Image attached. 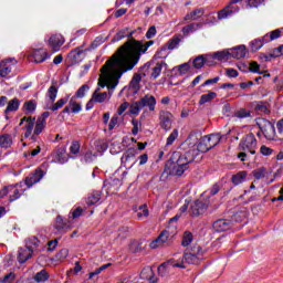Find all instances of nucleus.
I'll use <instances>...</instances> for the list:
<instances>
[{
  "label": "nucleus",
  "instance_id": "1",
  "mask_svg": "<svg viewBox=\"0 0 283 283\" xmlns=\"http://www.w3.org/2000/svg\"><path fill=\"white\" fill-rule=\"evenodd\" d=\"M149 45H154V41H148L146 44H143L140 41L135 39L128 40L123 44L117 52L104 64L103 72L106 76L114 81L116 86V80L120 78L125 72L134 70L140 61V56L147 52Z\"/></svg>",
  "mask_w": 283,
  "mask_h": 283
},
{
  "label": "nucleus",
  "instance_id": "2",
  "mask_svg": "<svg viewBox=\"0 0 283 283\" xmlns=\"http://www.w3.org/2000/svg\"><path fill=\"white\" fill-rule=\"evenodd\" d=\"M196 158H198V150L196 148H191L184 154L180 151L174 153L171 174L174 176H182L189 169L190 163H193Z\"/></svg>",
  "mask_w": 283,
  "mask_h": 283
},
{
  "label": "nucleus",
  "instance_id": "3",
  "mask_svg": "<svg viewBox=\"0 0 283 283\" xmlns=\"http://www.w3.org/2000/svg\"><path fill=\"white\" fill-rule=\"evenodd\" d=\"M105 67V65L102 66L101 69V76L98 80V87L94 91V93L92 94V101H94V103H105L107 101H109V98H112V93H107V92H101V87H107L108 90H116V85H118V81L120 78L116 80V84L114 85V80H111V77H108L105 74V71H103Z\"/></svg>",
  "mask_w": 283,
  "mask_h": 283
},
{
  "label": "nucleus",
  "instance_id": "4",
  "mask_svg": "<svg viewBox=\"0 0 283 283\" xmlns=\"http://www.w3.org/2000/svg\"><path fill=\"white\" fill-rule=\"evenodd\" d=\"M255 149H258V139L255 135L250 133L245 135L239 144V150L242 153L238 154V158H240L241 163H247L251 156H255Z\"/></svg>",
  "mask_w": 283,
  "mask_h": 283
},
{
  "label": "nucleus",
  "instance_id": "5",
  "mask_svg": "<svg viewBox=\"0 0 283 283\" xmlns=\"http://www.w3.org/2000/svg\"><path fill=\"white\" fill-rule=\"evenodd\" d=\"M220 140H222V136L220 134H211L203 136L197 148V154H207V151L213 149V147L218 146L220 144Z\"/></svg>",
  "mask_w": 283,
  "mask_h": 283
},
{
  "label": "nucleus",
  "instance_id": "6",
  "mask_svg": "<svg viewBox=\"0 0 283 283\" xmlns=\"http://www.w3.org/2000/svg\"><path fill=\"white\" fill-rule=\"evenodd\" d=\"M209 205H211V201L209 198H200L196 200L191 206H190V211L192 216H205L207 213V210L209 209Z\"/></svg>",
  "mask_w": 283,
  "mask_h": 283
},
{
  "label": "nucleus",
  "instance_id": "7",
  "mask_svg": "<svg viewBox=\"0 0 283 283\" xmlns=\"http://www.w3.org/2000/svg\"><path fill=\"white\" fill-rule=\"evenodd\" d=\"M202 255V248H198L197 253L196 251L185 253L179 264H182V266H185V264H200V261L203 260Z\"/></svg>",
  "mask_w": 283,
  "mask_h": 283
},
{
  "label": "nucleus",
  "instance_id": "8",
  "mask_svg": "<svg viewBox=\"0 0 283 283\" xmlns=\"http://www.w3.org/2000/svg\"><path fill=\"white\" fill-rule=\"evenodd\" d=\"M48 118H50V112H44L40 117H38L31 140H36V137L43 133L48 125Z\"/></svg>",
  "mask_w": 283,
  "mask_h": 283
},
{
  "label": "nucleus",
  "instance_id": "9",
  "mask_svg": "<svg viewBox=\"0 0 283 283\" xmlns=\"http://www.w3.org/2000/svg\"><path fill=\"white\" fill-rule=\"evenodd\" d=\"M171 269H185V265L176 262L174 259H170L158 266V274L161 277H165V275H169V273H171Z\"/></svg>",
  "mask_w": 283,
  "mask_h": 283
},
{
  "label": "nucleus",
  "instance_id": "10",
  "mask_svg": "<svg viewBox=\"0 0 283 283\" xmlns=\"http://www.w3.org/2000/svg\"><path fill=\"white\" fill-rule=\"evenodd\" d=\"M242 0H231L230 3L218 12V19L221 21L222 19H229V17L235 14L240 9L238 7H233L235 3H241Z\"/></svg>",
  "mask_w": 283,
  "mask_h": 283
},
{
  "label": "nucleus",
  "instance_id": "11",
  "mask_svg": "<svg viewBox=\"0 0 283 283\" xmlns=\"http://www.w3.org/2000/svg\"><path fill=\"white\" fill-rule=\"evenodd\" d=\"M159 123L166 132L171 129V125L174 124V114L169 111L159 112Z\"/></svg>",
  "mask_w": 283,
  "mask_h": 283
},
{
  "label": "nucleus",
  "instance_id": "12",
  "mask_svg": "<svg viewBox=\"0 0 283 283\" xmlns=\"http://www.w3.org/2000/svg\"><path fill=\"white\" fill-rule=\"evenodd\" d=\"M35 118L32 117H23L20 120V125H24L23 129H24V138H32V136L34 134H32L34 132V125H35Z\"/></svg>",
  "mask_w": 283,
  "mask_h": 283
},
{
  "label": "nucleus",
  "instance_id": "13",
  "mask_svg": "<svg viewBox=\"0 0 283 283\" xmlns=\"http://www.w3.org/2000/svg\"><path fill=\"white\" fill-rule=\"evenodd\" d=\"M164 65H167L164 61L158 62L156 65H154V62H148L143 66V70H150V77L158 78L163 72Z\"/></svg>",
  "mask_w": 283,
  "mask_h": 283
},
{
  "label": "nucleus",
  "instance_id": "14",
  "mask_svg": "<svg viewBox=\"0 0 283 283\" xmlns=\"http://www.w3.org/2000/svg\"><path fill=\"white\" fill-rule=\"evenodd\" d=\"M43 176H45V171H43V169L41 168H38L35 169L34 172H32L31 175H29V177H27L25 185L28 187H32L33 185H36V182H41V180L43 179Z\"/></svg>",
  "mask_w": 283,
  "mask_h": 283
},
{
  "label": "nucleus",
  "instance_id": "15",
  "mask_svg": "<svg viewBox=\"0 0 283 283\" xmlns=\"http://www.w3.org/2000/svg\"><path fill=\"white\" fill-rule=\"evenodd\" d=\"M139 103L142 104L143 109L147 107L149 112L156 111V97L154 95L147 94L140 97Z\"/></svg>",
  "mask_w": 283,
  "mask_h": 283
},
{
  "label": "nucleus",
  "instance_id": "16",
  "mask_svg": "<svg viewBox=\"0 0 283 283\" xmlns=\"http://www.w3.org/2000/svg\"><path fill=\"white\" fill-rule=\"evenodd\" d=\"M169 240H171V235L169 234V231L164 230L159 234V237L150 243V249H158V247H163V244H167Z\"/></svg>",
  "mask_w": 283,
  "mask_h": 283
},
{
  "label": "nucleus",
  "instance_id": "17",
  "mask_svg": "<svg viewBox=\"0 0 283 283\" xmlns=\"http://www.w3.org/2000/svg\"><path fill=\"white\" fill-rule=\"evenodd\" d=\"M83 109L81 103H77L76 96L71 97L69 105L63 109V114H78Z\"/></svg>",
  "mask_w": 283,
  "mask_h": 283
},
{
  "label": "nucleus",
  "instance_id": "18",
  "mask_svg": "<svg viewBox=\"0 0 283 283\" xmlns=\"http://www.w3.org/2000/svg\"><path fill=\"white\" fill-rule=\"evenodd\" d=\"M19 107H21V101H19V98L14 97L12 99H10L7 104V108L4 109V116L6 118H10V114L14 113V112H19Z\"/></svg>",
  "mask_w": 283,
  "mask_h": 283
},
{
  "label": "nucleus",
  "instance_id": "19",
  "mask_svg": "<svg viewBox=\"0 0 283 283\" xmlns=\"http://www.w3.org/2000/svg\"><path fill=\"white\" fill-rule=\"evenodd\" d=\"M63 43H65V39L61 34H54L49 39V45L53 52H59V49Z\"/></svg>",
  "mask_w": 283,
  "mask_h": 283
},
{
  "label": "nucleus",
  "instance_id": "20",
  "mask_svg": "<svg viewBox=\"0 0 283 283\" xmlns=\"http://www.w3.org/2000/svg\"><path fill=\"white\" fill-rule=\"evenodd\" d=\"M34 63H44V61H48L50 59V53L45 51V49H35L32 53Z\"/></svg>",
  "mask_w": 283,
  "mask_h": 283
},
{
  "label": "nucleus",
  "instance_id": "21",
  "mask_svg": "<svg viewBox=\"0 0 283 283\" xmlns=\"http://www.w3.org/2000/svg\"><path fill=\"white\" fill-rule=\"evenodd\" d=\"M20 196H23V189L21 185L9 186V202H14V200H19Z\"/></svg>",
  "mask_w": 283,
  "mask_h": 283
},
{
  "label": "nucleus",
  "instance_id": "22",
  "mask_svg": "<svg viewBox=\"0 0 283 283\" xmlns=\"http://www.w3.org/2000/svg\"><path fill=\"white\" fill-rule=\"evenodd\" d=\"M33 253V250L29 247L21 248L18 252V261L20 262V264H25V262H28V260L32 258Z\"/></svg>",
  "mask_w": 283,
  "mask_h": 283
},
{
  "label": "nucleus",
  "instance_id": "23",
  "mask_svg": "<svg viewBox=\"0 0 283 283\" xmlns=\"http://www.w3.org/2000/svg\"><path fill=\"white\" fill-rule=\"evenodd\" d=\"M213 229L218 233H222V231H229L231 229V221L226 220V219H219L213 222Z\"/></svg>",
  "mask_w": 283,
  "mask_h": 283
},
{
  "label": "nucleus",
  "instance_id": "24",
  "mask_svg": "<svg viewBox=\"0 0 283 283\" xmlns=\"http://www.w3.org/2000/svg\"><path fill=\"white\" fill-rule=\"evenodd\" d=\"M140 280H148L150 283H158V279L154 275L151 266H146L139 274Z\"/></svg>",
  "mask_w": 283,
  "mask_h": 283
},
{
  "label": "nucleus",
  "instance_id": "25",
  "mask_svg": "<svg viewBox=\"0 0 283 283\" xmlns=\"http://www.w3.org/2000/svg\"><path fill=\"white\" fill-rule=\"evenodd\" d=\"M14 145V137L10 134L0 135V147L1 149H10Z\"/></svg>",
  "mask_w": 283,
  "mask_h": 283
},
{
  "label": "nucleus",
  "instance_id": "26",
  "mask_svg": "<svg viewBox=\"0 0 283 283\" xmlns=\"http://www.w3.org/2000/svg\"><path fill=\"white\" fill-rule=\"evenodd\" d=\"M218 98V93L213 91H208L206 94H202L199 98V105H207V103H213Z\"/></svg>",
  "mask_w": 283,
  "mask_h": 283
},
{
  "label": "nucleus",
  "instance_id": "27",
  "mask_svg": "<svg viewBox=\"0 0 283 283\" xmlns=\"http://www.w3.org/2000/svg\"><path fill=\"white\" fill-rule=\"evenodd\" d=\"M54 228L60 233H65V231L70 229V222H67V220L63 219L61 216H57Z\"/></svg>",
  "mask_w": 283,
  "mask_h": 283
},
{
  "label": "nucleus",
  "instance_id": "28",
  "mask_svg": "<svg viewBox=\"0 0 283 283\" xmlns=\"http://www.w3.org/2000/svg\"><path fill=\"white\" fill-rule=\"evenodd\" d=\"M230 56L232 59H244L247 56V46L245 45H239L237 48H233L230 50Z\"/></svg>",
  "mask_w": 283,
  "mask_h": 283
},
{
  "label": "nucleus",
  "instance_id": "29",
  "mask_svg": "<svg viewBox=\"0 0 283 283\" xmlns=\"http://www.w3.org/2000/svg\"><path fill=\"white\" fill-rule=\"evenodd\" d=\"M205 14V9H195L192 12L185 15L184 21H198Z\"/></svg>",
  "mask_w": 283,
  "mask_h": 283
},
{
  "label": "nucleus",
  "instance_id": "30",
  "mask_svg": "<svg viewBox=\"0 0 283 283\" xmlns=\"http://www.w3.org/2000/svg\"><path fill=\"white\" fill-rule=\"evenodd\" d=\"M11 61H2L0 62V76L6 78L12 72V64Z\"/></svg>",
  "mask_w": 283,
  "mask_h": 283
},
{
  "label": "nucleus",
  "instance_id": "31",
  "mask_svg": "<svg viewBox=\"0 0 283 283\" xmlns=\"http://www.w3.org/2000/svg\"><path fill=\"white\" fill-rule=\"evenodd\" d=\"M192 64L196 70H202V67H205V65H211V64H209V56H205V55L197 56L193 60Z\"/></svg>",
  "mask_w": 283,
  "mask_h": 283
},
{
  "label": "nucleus",
  "instance_id": "32",
  "mask_svg": "<svg viewBox=\"0 0 283 283\" xmlns=\"http://www.w3.org/2000/svg\"><path fill=\"white\" fill-rule=\"evenodd\" d=\"M101 202V191H93L86 199V205L92 207Z\"/></svg>",
  "mask_w": 283,
  "mask_h": 283
},
{
  "label": "nucleus",
  "instance_id": "33",
  "mask_svg": "<svg viewBox=\"0 0 283 283\" xmlns=\"http://www.w3.org/2000/svg\"><path fill=\"white\" fill-rule=\"evenodd\" d=\"M265 43H269L266 40H264V35L261 39H255L250 43V48L252 52H258V50H261Z\"/></svg>",
  "mask_w": 283,
  "mask_h": 283
},
{
  "label": "nucleus",
  "instance_id": "34",
  "mask_svg": "<svg viewBox=\"0 0 283 283\" xmlns=\"http://www.w3.org/2000/svg\"><path fill=\"white\" fill-rule=\"evenodd\" d=\"M247 176H248L247 171H239L237 175H233L232 176L233 185L238 186V185H242V182H247Z\"/></svg>",
  "mask_w": 283,
  "mask_h": 283
},
{
  "label": "nucleus",
  "instance_id": "35",
  "mask_svg": "<svg viewBox=\"0 0 283 283\" xmlns=\"http://www.w3.org/2000/svg\"><path fill=\"white\" fill-rule=\"evenodd\" d=\"M202 28V24L200 23H191L182 28L181 32L185 34V36L191 34V32H196L197 30H200Z\"/></svg>",
  "mask_w": 283,
  "mask_h": 283
},
{
  "label": "nucleus",
  "instance_id": "36",
  "mask_svg": "<svg viewBox=\"0 0 283 283\" xmlns=\"http://www.w3.org/2000/svg\"><path fill=\"white\" fill-rule=\"evenodd\" d=\"M22 109H23V112H25V114H34V112L36 109V101L30 99V101L25 102Z\"/></svg>",
  "mask_w": 283,
  "mask_h": 283
},
{
  "label": "nucleus",
  "instance_id": "37",
  "mask_svg": "<svg viewBox=\"0 0 283 283\" xmlns=\"http://www.w3.org/2000/svg\"><path fill=\"white\" fill-rule=\"evenodd\" d=\"M57 94H59V86H56V82H53L52 85L48 90V96H49L51 103H54V101H56Z\"/></svg>",
  "mask_w": 283,
  "mask_h": 283
},
{
  "label": "nucleus",
  "instance_id": "38",
  "mask_svg": "<svg viewBox=\"0 0 283 283\" xmlns=\"http://www.w3.org/2000/svg\"><path fill=\"white\" fill-rule=\"evenodd\" d=\"M280 36H282V30L276 29L270 32V34H265L264 41H268V43H271V41H275V39H280Z\"/></svg>",
  "mask_w": 283,
  "mask_h": 283
},
{
  "label": "nucleus",
  "instance_id": "39",
  "mask_svg": "<svg viewBox=\"0 0 283 283\" xmlns=\"http://www.w3.org/2000/svg\"><path fill=\"white\" fill-rule=\"evenodd\" d=\"M213 59H216L217 61H229L231 59V52L230 51L216 52L213 53Z\"/></svg>",
  "mask_w": 283,
  "mask_h": 283
},
{
  "label": "nucleus",
  "instance_id": "40",
  "mask_svg": "<svg viewBox=\"0 0 283 283\" xmlns=\"http://www.w3.org/2000/svg\"><path fill=\"white\" fill-rule=\"evenodd\" d=\"M34 280L35 282H48V280H50V274L46 270H42L34 275Z\"/></svg>",
  "mask_w": 283,
  "mask_h": 283
},
{
  "label": "nucleus",
  "instance_id": "41",
  "mask_svg": "<svg viewBox=\"0 0 283 283\" xmlns=\"http://www.w3.org/2000/svg\"><path fill=\"white\" fill-rule=\"evenodd\" d=\"M262 132L265 138H271V134H275V126L271 122H266V125L264 128H262Z\"/></svg>",
  "mask_w": 283,
  "mask_h": 283
},
{
  "label": "nucleus",
  "instance_id": "42",
  "mask_svg": "<svg viewBox=\"0 0 283 283\" xmlns=\"http://www.w3.org/2000/svg\"><path fill=\"white\" fill-rule=\"evenodd\" d=\"M39 154H41V146H36L34 149L25 151L23 156L27 160H32V158L39 156Z\"/></svg>",
  "mask_w": 283,
  "mask_h": 283
},
{
  "label": "nucleus",
  "instance_id": "43",
  "mask_svg": "<svg viewBox=\"0 0 283 283\" xmlns=\"http://www.w3.org/2000/svg\"><path fill=\"white\" fill-rule=\"evenodd\" d=\"M142 109H143V104H140V101H137L130 104V108H129L130 114L138 116Z\"/></svg>",
  "mask_w": 283,
  "mask_h": 283
},
{
  "label": "nucleus",
  "instance_id": "44",
  "mask_svg": "<svg viewBox=\"0 0 283 283\" xmlns=\"http://www.w3.org/2000/svg\"><path fill=\"white\" fill-rule=\"evenodd\" d=\"M251 117V112L247 111L245 108H240L233 114V118H249Z\"/></svg>",
  "mask_w": 283,
  "mask_h": 283
},
{
  "label": "nucleus",
  "instance_id": "45",
  "mask_svg": "<svg viewBox=\"0 0 283 283\" xmlns=\"http://www.w3.org/2000/svg\"><path fill=\"white\" fill-rule=\"evenodd\" d=\"M41 241H39V239L36 237H31L27 240V247L29 249H32L34 251V249H39V244Z\"/></svg>",
  "mask_w": 283,
  "mask_h": 283
},
{
  "label": "nucleus",
  "instance_id": "46",
  "mask_svg": "<svg viewBox=\"0 0 283 283\" xmlns=\"http://www.w3.org/2000/svg\"><path fill=\"white\" fill-rule=\"evenodd\" d=\"M109 266H112V263L104 264L96 269L95 271L91 272L88 274V280H92V277H94L95 275H101V273H103V271H105L106 269H109Z\"/></svg>",
  "mask_w": 283,
  "mask_h": 283
},
{
  "label": "nucleus",
  "instance_id": "47",
  "mask_svg": "<svg viewBox=\"0 0 283 283\" xmlns=\"http://www.w3.org/2000/svg\"><path fill=\"white\" fill-rule=\"evenodd\" d=\"M193 242V234L189 231H186L184 233V239L181 241L182 247H189Z\"/></svg>",
  "mask_w": 283,
  "mask_h": 283
},
{
  "label": "nucleus",
  "instance_id": "48",
  "mask_svg": "<svg viewBox=\"0 0 283 283\" xmlns=\"http://www.w3.org/2000/svg\"><path fill=\"white\" fill-rule=\"evenodd\" d=\"M177 138H178V129H174L166 140V147H171V145L176 143Z\"/></svg>",
  "mask_w": 283,
  "mask_h": 283
},
{
  "label": "nucleus",
  "instance_id": "49",
  "mask_svg": "<svg viewBox=\"0 0 283 283\" xmlns=\"http://www.w3.org/2000/svg\"><path fill=\"white\" fill-rule=\"evenodd\" d=\"M86 92H90V85L84 84L77 90L74 96L75 98H84Z\"/></svg>",
  "mask_w": 283,
  "mask_h": 283
},
{
  "label": "nucleus",
  "instance_id": "50",
  "mask_svg": "<svg viewBox=\"0 0 283 283\" xmlns=\"http://www.w3.org/2000/svg\"><path fill=\"white\" fill-rule=\"evenodd\" d=\"M180 36L175 35L169 42H168V50H176L178 45H180Z\"/></svg>",
  "mask_w": 283,
  "mask_h": 283
},
{
  "label": "nucleus",
  "instance_id": "51",
  "mask_svg": "<svg viewBox=\"0 0 283 283\" xmlns=\"http://www.w3.org/2000/svg\"><path fill=\"white\" fill-rule=\"evenodd\" d=\"M67 101H70L69 97L59 99V101L50 108V111H51V112H56V111L61 109V107H63V105H65V103H67Z\"/></svg>",
  "mask_w": 283,
  "mask_h": 283
},
{
  "label": "nucleus",
  "instance_id": "52",
  "mask_svg": "<svg viewBox=\"0 0 283 283\" xmlns=\"http://www.w3.org/2000/svg\"><path fill=\"white\" fill-rule=\"evenodd\" d=\"M129 249L132 253H140V251H143V243L138 241H133L129 245Z\"/></svg>",
  "mask_w": 283,
  "mask_h": 283
},
{
  "label": "nucleus",
  "instance_id": "53",
  "mask_svg": "<svg viewBox=\"0 0 283 283\" xmlns=\"http://www.w3.org/2000/svg\"><path fill=\"white\" fill-rule=\"evenodd\" d=\"M128 235L127 228H122L115 233V240H125Z\"/></svg>",
  "mask_w": 283,
  "mask_h": 283
},
{
  "label": "nucleus",
  "instance_id": "54",
  "mask_svg": "<svg viewBox=\"0 0 283 283\" xmlns=\"http://www.w3.org/2000/svg\"><path fill=\"white\" fill-rule=\"evenodd\" d=\"M149 216V210L147 206H140L137 210V218H147Z\"/></svg>",
  "mask_w": 283,
  "mask_h": 283
},
{
  "label": "nucleus",
  "instance_id": "55",
  "mask_svg": "<svg viewBox=\"0 0 283 283\" xmlns=\"http://www.w3.org/2000/svg\"><path fill=\"white\" fill-rule=\"evenodd\" d=\"M140 81H143V76L136 73L130 81V86L136 90V87H138V85L140 84Z\"/></svg>",
  "mask_w": 283,
  "mask_h": 283
},
{
  "label": "nucleus",
  "instance_id": "56",
  "mask_svg": "<svg viewBox=\"0 0 283 283\" xmlns=\"http://www.w3.org/2000/svg\"><path fill=\"white\" fill-rule=\"evenodd\" d=\"M220 81V76H216L213 78L207 80L205 83H202L198 90H202V87H207V85H216Z\"/></svg>",
  "mask_w": 283,
  "mask_h": 283
},
{
  "label": "nucleus",
  "instance_id": "57",
  "mask_svg": "<svg viewBox=\"0 0 283 283\" xmlns=\"http://www.w3.org/2000/svg\"><path fill=\"white\" fill-rule=\"evenodd\" d=\"M132 124H133V130H132L133 135L138 136V132H140V127L143 126V124L138 122V119H133Z\"/></svg>",
  "mask_w": 283,
  "mask_h": 283
},
{
  "label": "nucleus",
  "instance_id": "58",
  "mask_svg": "<svg viewBox=\"0 0 283 283\" xmlns=\"http://www.w3.org/2000/svg\"><path fill=\"white\" fill-rule=\"evenodd\" d=\"M14 280H17V274H14V272H10L9 274L4 275L1 283H14Z\"/></svg>",
  "mask_w": 283,
  "mask_h": 283
},
{
  "label": "nucleus",
  "instance_id": "59",
  "mask_svg": "<svg viewBox=\"0 0 283 283\" xmlns=\"http://www.w3.org/2000/svg\"><path fill=\"white\" fill-rule=\"evenodd\" d=\"M178 67V72L179 74H187V72H189V70H191V65L189 63H184L180 64Z\"/></svg>",
  "mask_w": 283,
  "mask_h": 283
},
{
  "label": "nucleus",
  "instance_id": "60",
  "mask_svg": "<svg viewBox=\"0 0 283 283\" xmlns=\"http://www.w3.org/2000/svg\"><path fill=\"white\" fill-rule=\"evenodd\" d=\"M250 72H253L254 74H262V71H260V64L258 62L250 63V66H248Z\"/></svg>",
  "mask_w": 283,
  "mask_h": 283
},
{
  "label": "nucleus",
  "instance_id": "61",
  "mask_svg": "<svg viewBox=\"0 0 283 283\" xmlns=\"http://www.w3.org/2000/svg\"><path fill=\"white\" fill-rule=\"evenodd\" d=\"M116 125H118V114L113 115V117L111 118V122L108 124V130L112 132V129H114Z\"/></svg>",
  "mask_w": 283,
  "mask_h": 283
},
{
  "label": "nucleus",
  "instance_id": "62",
  "mask_svg": "<svg viewBox=\"0 0 283 283\" xmlns=\"http://www.w3.org/2000/svg\"><path fill=\"white\" fill-rule=\"evenodd\" d=\"M71 154H78L81 151V144L78 142H73L70 147Z\"/></svg>",
  "mask_w": 283,
  "mask_h": 283
},
{
  "label": "nucleus",
  "instance_id": "63",
  "mask_svg": "<svg viewBox=\"0 0 283 283\" xmlns=\"http://www.w3.org/2000/svg\"><path fill=\"white\" fill-rule=\"evenodd\" d=\"M264 3V0H248L249 8H260Z\"/></svg>",
  "mask_w": 283,
  "mask_h": 283
},
{
  "label": "nucleus",
  "instance_id": "64",
  "mask_svg": "<svg viewBox=\"0 0 283 283\" xmlns=\"http://www.w3.org/2000/svg\"><path fill=\"white\" fill-rule=\"evenodd\" d=\"M260 151L262 156H271V154H273V150L270 147H266L265 145L261 146Z\"/></svg>",
  "mask_w": 283,
  "mask_h": 283
}]
</instances>
